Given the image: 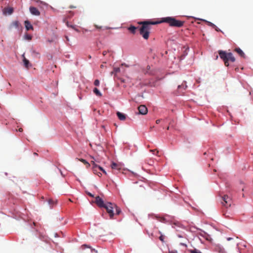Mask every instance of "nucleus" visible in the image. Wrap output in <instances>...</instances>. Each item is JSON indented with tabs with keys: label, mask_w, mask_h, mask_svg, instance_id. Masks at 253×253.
I'll return each mask as SVG.
<instances>
[{
	"label": "nucleus",
	"mask_w": 253,
	"mask_h": 253,
	"mask_svg": "<svg viewBox=\"0 0 253 253\" xmlns=\"http://www.w3.org/2000/svg\"><path fill=\"white\" fill-rule=\"evenodd\" d=\"M161 23H167L171 27H181L184 24V21L176 20L172 17H167L162 18L160 21L150 22L143 21L139 23L142 26L138 28L140 35L145 40H148L150 36L151 25H155Z\"/></svg>",
	"instance_id": "nucleus-1"
},
{
	"label": "nucleus",
	"mask_w": 253,
	"mask_h": 253,
	"mask_svg": "<svg viewBox=\"0 0 253 253\" xmlns=\"http://www.w3.org/2000/svg\"><path fill=\"white\" fill-rule=\"evenodd\" d=\"M218 53L220 57L223 60L224 64L226 66H229L228 61L230 60L232 62L235 61V58L231 52L226 53L224 51L219 50Z\"/></svg>",
	"instance_id": "nucleus-2"
},
{
	"label": "nucleus",
	"mask_w": 253,
	"mask_h": 253,
	"mask_svg": "<svg viewBox=\"0 0 253 253\" xmlns=\"http://www.w3.org/2000/svg\"><path fill=\"white\" fill-rule=\"evenodd\" d=\"M103 208L106 210L111 218H112L114 216L113 210L115 208L116 209V211L118 214H119L121 211L120 210L117 209L115 204L111 203H106Z\"/></svg>",
	"instance_id": "nucleus-3"
},
{
	"label": "nucleus",
	"mask_w": 253,
	"mask_h": 253,
	"mask_svg": "<svg viewBox=\"0 0 253 253\" xmlns=\"http://www.w3.org/2000/svg\"><path fill=\"white\" fill-rule=\"evenodd\" d=\"M222 201L221 203L223 206L226 208H228L231 206L232 201L231 199L227 195H224L222 198Z\"/></svg>",
	"instance_id": "nucleus-4"
},
{
	"label": "nucleus",
	"mask_w": 253,
	"mask_h": 253,
	"mask_svg": "<svg viewBox=\"0 0 253 253\" xmlns=\"http://www.w3.org/2000/svg\"><path fill=\"white\" fill-rule=\"evenodd\" d=\"M98 170L102 171L105 174H107L106 171L102 167L98 166H93V167H92L93 172L94 174L98 175L99 176H101L102 174L100 172H99Z\"/></svg>",
	"instance_id": "nucleus-5"
},
{
	"label": "nucleus",
	"mask_w": 253,
	"mask_h": 253,
	"mask_svg": "<svg viewBox=\"0 0 253 253\" xmlns=\"http://www.w3.org/2000/svg\"><path fill=\"white\" fill-rule=\"evenodd\" d=\"M139 114L146 115L148 112L147 108L144 105H141L138 107Z\"/></svg>",
	"instance_id": "nucleus-6"
},
{
	"label": "nucleus",
	"mask_w": 253,
	"mask_h": 253,
	"mask_svg": "<svg viewBox=\"0 0 253 253\" xmlns=\"http://www.w3.org/2000/svg\"><path fill=\"white\" fill-rule=\"evenodd\" d=\"M95 203L100 208H103L106 204L104 203L103 200L99 196H96L95 197Z\"/></svg>",
	"instance_id": "nucleus-7"
},
{
	"label": "nucleus",
	"mask_w": 253,
	"mask_h": 253,
	"mask_svg": "<svg viewBox=\"0 0 253 253\" xmlns=\"http://www.w3.org/2000/svg\"><path fill=\"white\" fill-rule=\"evenodd\" d=\"M21 26L18 21H12L9 26V30H11L13 28L19 29Z\"/></svg>",
	"instance_id": "nucleus-8"
},
{
	"label": "nucleus",
	"mask_w": 253,
	"mask_h": 253,
	"mask_svg": "<svg viewBox=\"0 0 253 253\" xmlns=\"http://www.w3.org/2000/svg\"><path fill=\"white\" fill-rule=\"evenodd\" d=\"M29 10L32 14L36 16H39L40 15V11L35 7L31 6Z\"/></svg>",
	"instance_id": "nucleus-9"
},
{
	"label": "nucleus",
	"mask_w": 253,
	"mask_h": 253,
	"mask_svg": "<svg viewBox=\"0 0 253 253\" xmlns=\"http://www.w3.org/2000/svg\"><path fill=\"white\" fill-rule=\"evenodd\" d=\"M234 51L236 52L241 57L245 58L246 56L244 52L239 48H235Z\"/></svg>",
	"instance_id": "nucleus-10"
},
{
	"label": "nucleus",
	"mask_w": 253,
	"mask_h": 253,
	"mask_svg": "<svg viewBox=\"0 0 253 253\" xmlns=\"http://www.w3.org/2000/svg\"><path fill=\"white\" fill-rule=\"evenodd\" d=\"M25 26L27 31H29L30 30H33V27L28 20L25 21Z\"/></svg>",
	"instance_id": "nucleus-11"
},
{
	"label": "nucleus",
	"mask_w": 253,
	"mask_h": 253,
	"mask_svg": "<svg viewBox=\"0 0 253 253\" xmlns=\"http://www.w3.org/2000/svg\"><path fill=\"white\" fill-rule=\"evenodd\" d=\"M117 117H118L119 119L121 121H125L126 119V115L123 114V113H122L120 112H117Z\"/></svg>",
	"instance_id": "nucleus-12"
},
{
	"label": "nucleus",
	"mask_w": 253,
	"mask_h": 253,
	"mask_svg": "<svg viewBox=\"0 0 253 253\" xmlns=\"http://www.w3.org/2000/svg\"><path fill=\"white\" fill-rule=\"evenodd\" d=\"M13 12V9L12 7H7L4 8L3 12L5 14H11Z\"/></svg>",
	"instance_id": "nucleus-13"
},
{
	"label": "nucleus",
	"mask_w": 253,
	"mask_h": 253,
	"mask_svg": "<svg viewBox=\"0 0 253 253\" xmlns=\"http://www.w3.org/2000/svg\"><path fill=\"white\" fill-rule=\"evenodd\" d=\"M151 67L150 66L148 65L146 67V70L144 71V74H148L150 75H153L154 73L152 72V71L150 70Z\"/></svg>",
	"instance_id": "nucleus-14"
},
{
	"label": "nucleus",
	"mask_w": 253,
	"mask_h": 253,
	"mask_svg": "<svg viewBox=\"0 0 253 253\" xmlns=\"http://www.w3.org/2000/svg\"><path fill=\"white\" fill-rule=\"evenodd\" d=\"M93 92L98 96H102V93L100 92V91L97 88H94L93 89Z\"/></svg>",
	"instance_id": "nucleus-15"
},
{
	"label": "nucleus",
	"mask_w": 253,
	"mask_h": 253,
	"mask_svg": "<svg viewBox=\"0 0 253 253\" xmlns=\"http://www.w3.org/2000/svg\"><path fill=\"white\" fill-rule=\"evenodd\" d=\"M138 28H136L134 26H131L130 27H129L128 29L130 31V32H131L132 34H134L135 32V30Z\"/></svg>",
	"instance_id": "nucleus-16"
},
{
	"label": "nucleus",
	"mask_w": 253,
	"mask_h": 253,
	"mask_svg": "<svg viewBox=\"0 0 253 253\" xmlns=\"http://www.w3.org/2000/svg\"><path fill=\"white\" fill-rule=\"evenodd\" d=\"M123 65H122L121 67H118V68H114V72L116 74H117V73H118L119 72H120L122 70H123Z\"/></svg>",
	"instance_id": "nucleus-17"
},
{
	"label": "nucleus",
	"mask_w": 253,
	"mask_h": 253,
	"mask_svg": "<svg viewBox=\"0 0 253 253\" xmlns=\"http://www.w3.org/2000/svg\"><path fill=\"white\" fill-rule=\"evenodd\" d=\"M188 251L190 253H202L200 251L196 249H194L193 250H189Z\"/></svg>",
	"instance_id": "nucleus-18"
},
{
	"label": "nucleus",
	"mask_w": 253,
	"mask_h": 253,
	"mask_svg": "<svg viewBox=\"0 0 253 253\" xmlns=\"http://www.w3.org/2000/svg\"><path fill=\"white\" fill-rule=\"evenodd\" d=\"M23 56L24 57V59H23V62L24 63V65L26 67H28V65L29 63V61L28 60H27L24 56V55H23Z\"/></svg>",
	"instance_id": "nucleus-19"
},
{
	"label": "nucleus",
	"mask_w": 253,
	"mask_h": 253,
	"mask_svg": "<svg viewBox=\"0 0 253 253\" xmlns=\"http://www.w3.org/2000/svg\"><path fill=\"white\" fill-rule=\"evenodd\" d=\"M111 168L112 169H119L118 166L116 163H113L111 164Z\"/></svg>",
	"instance_id": "nucleus-20"
},
{
	"label": "nucleus",
	"mask_w": 253,
	"mask_h": 253,
	"mask_svg": "<svg viewBox=\"0 0 253 253\" xmlns=\"http://www.w3.org/2000/svg\"><path fill=\"white\" fill-rule=\"evenodd\" d=\"M56 203V202L54 201L52 199H49L48 200V204L51 206H53L54 204H55Z\"/></svg>",
	"instance_id": "nucleus-21"
},
{
	"label": "nucleus",
	"mask_w": 253,
	"mask_h": 253,
	"mask_svg": "<svg viewBox=\"0 0 253 253\" xmlns=\"http://www.w3.org/2000/svg\"><path fill=\"white\" fill-rule=\"evenodd\" d=\"M77 160L81 161V162H82L83 163H84V165H86V164H87V162L84 160V159H78L77 158L76 159Z\"/></svg>",
	"instance_id": "nucleus-22"
},
{
	"label": "nucleus",
	"mask_w": 253,
	"mask_h": 253,
	"mask_svg": "<svg viewBox=\"0 0 253 253\" xmlns=\"http://www.w3.org/2000/svg\"><path fill=\"white\" fill-rule=\"evenodd\" d=\"M150 151L152 152L154 154H155L156 155H158L159 153V151L157 150V149L151 150Z\"/></svg>",
	"instance_id": "nucleus-23"
},
{
	"label": "nucleus",
	"mask_w": 253,
	"mask_h": 253,
	"mask_svg": "<svg viewBox=\"0 0 253 253\" xmlns=\"http://www.w3.org/2000/svg\"><path fill=\"white\" fill-rule=\"evenodd\" d=\"M25 39L28 40H30L32 39V36L28 34L25 35Z\"/></svg>",
	"instance_id": "nucleus-24"
},
{
	"label": "nucleus",
	"mask_w": 253,
	"mask_h": 253,
	"mask_svg": "<svg viewBox=\"0 0 253 253\" xmlns=\"http://www.w3.org/2000/svg\"><path fill=\"white\" fill-rule=\"evenodd\" d=\"M100 84V82L98 80H95L94 81V84L95 85V86H99Z\"/></svg>",
	"instance_id": "nucleus-25"
},
{
	"label": "nucleus",
	"mask_w": 253,
	"mask_h": 253,
	"mask_svg": "<svg viewBox=\"0 0 253 253\" xmlns=\"http://www.w3.org/2000/svg\"><path fill=\"white\" fill-rule=\"evenodd\" d=\"M207 22L208 23V25H209L213 28L216 27V26L214 24L212 23L211 22H209V21H207Z\"/></svg>",
	"instance_id": "nucleus-26"
},
{
	"label": "nucleus",
	"mask_w": 253,
	"mask_h": 253,
	"mask_svg": "<svg viewBox=\"0 0 253 253\" xmlns=\"http://www.w3.org/2000/svg\"><path fill=\"white\" fill-rule=\"evenodd\" d=\"M164 238H165V237L164 236H163V235H161L160 237H159V239L160 241H161L162 242H164Z\"/></svg>",
	"instance_id": "nucleus-27"
},
{
	"label": "nucleus",
	"mask_w": 253,
	"mask_h": 253,
	"mask_svg": "<svg viewBox=\"0 0 253 253\" xmlns=\"http://www.w3.org/2000/svg\"><path fill=\"white\" fill-rule=\"evenodd\" d=\"M168 253H178V252L176 250H172V251H169Z\"/></svg>",
	"instance_id": "nucleus-28"
},
{
	"label": "nucleus",
	"mask_w": 253,
	"mask_h": 253,
	"mask_svg": "<svg viewBox=\"0 0 253 253\" xmlns=\"http://www.w3.org/2000/svg\"><path fill=\"white\" fill-rule=\"evenodd\" d=\"M86 194L90 197H94V195L89 192H86Z\"/></svg>",
	"instance_id": "nucleus-29"
},
{
	"label": "nucleus",
	"mask_w": 253,
	"mask_h": 253,
	"mask_svg": "<svg viewBox=\"0 0 253 253\" xmlns=\"http://www.w3.org/2000/svg\"><path fill=\"white\" fill-rule=\"evenodd\" d=\"M94 27H95L96 29H102V27H101V26H98V25H94Z\"/></svg>",
	"instance_id": "nucleus-30"
},
{
	"label": "nucleus",
	"mask_w": 253,
	"mask_h": 253,
	"mask_svg": "<svg viewBox=\"0 0 253 253\" xmlns=\"http://www.w3.org/2000/svg\"><path fill=\"white\" fill-rule=\"evenodd\" d=\"M90 163L93 165V166H97L96 164H95L94 161H91Z\"/></svg>",
	"instance_id": "nucleus-31"
},
{
	"label": "nucleus",
	"mask_w": 253,
	"mask_h": 253,
	"mask_svg": "<svg viewBox=\"0 0 253 253\" xmlns=\"http://www.w3.org/2000/svg\"><path fill=\"white\" fill-rule=\"evenodd\" d=\"M107 53L108 52L107 51H104L102 52V54L103 55V56H105Z\"/></svg>",
	"instance_id": "nucleus-32"
},
{
	"label": "nucleus",
	"mask_w": 253,
	"mask_h": 253,
	"mask_svg": "<svg viewBox=\"0 0 253 253\" xmlns=\"http://www.w3.org/2000/svg\"><path fill=\"white\" fill-rule=\"evenodd\" d=\"M180 245H181V246H185V247H187V245H186V244H185V243H181L180 244Z\"/></svg>",
	"instance_id": "nucleus-33"
},
{
	"label": "nucleus",
	"mask_w": 253,
	"mask_h": 253,
	"mask_svg": "<svg viewBox=\"0 0 253 253\" xmlns=\"http://www.w3.org/2000/svg\"><path fill=\"white\" fill-rule=\"evenodd\" d=\"M160 122H161V120L159 119V120H156V123L157 124H159L160 123Z\"/></svg>",
	"instance_id": "nucleus-34"
},
{
	"label": "nucleus",
	"mask_w": 253,
	"mask_h": 253,
	"mask_svg": "<svg viewBox=\"0 0 253 253\" xmlns=\"http://www.w3.org/2000/svg\"><path fill=\"white\" fill-rule=\"evenodd\" d=\"M85 247H87V245H84L82 246V249H84ZM88 248H89V247H88Z\"/></svg>",
	"instance_id": "nucleus-35"
},
{
	"label": "nucleus",
	"mask_w": 253,
	"mask_h": 253,
	"mask_svg": "<svg viewBox=\"0 0 253 253\" xmlns=\"http://www.w3.org/2000/svg\"><path fill=\"white\" fill-rule=\"evenodd\" d=\"M85 165L86 166V167H87V168H88V167H90V164L87 162V164H86V165Z\"/></svg>",
	"instance_id": "nucleus-36"
},
{
	"label": "nucleus",
	"mask_w": 253,
	"mask_h": 253,
	"mask_svg": "<svg viewBox=\"0 0 253 253\" xmlns=\"http://www.w3.org/2000/svg\"><path fill=\"white\" fill-rule=\"evenodd\" d=\"M18 131H20V132H22L23 131V129L22 128H19V129H18Z\"/></svg>",
	"instance_id": "nucleus-37"
},
{
	"label": "nucleus",
	"mask_w": 253,
	"mask_h": 253,
	"mask_svg": "<svg viewBox=\"0 0 253 253\" xmlns=\"http://www.w3.org/2000/svg\"><path fill=\"white\" fill-rule=\"evenodd\" d=\"M219 251H219V252H222V250H223L221 248H219Z\"/></svg>",
	"instance_id": "nucleus-38"
},
{
	"label": "nucleus",
	"mask_w": 253,
	"mask_h": 253,
	"mask_svg": "<svg viewBox=\"0 0 253 253\" xmlns=\"http://www.w3.org/2000/svg\"><path fill=\"white\" fill-rule=\"evenodd\" d=\"M177 236L179 238H183V236L182 235H178Z\"/></svg>",
	"instance_id": "nucleus-39"
},
{
	"label": "nucleus",
	"mask_w": 253,
	"mask_h": 253,
	"mask_svg": "<svg viewBox=\"0 0 253 253\" xmlns=\"http://www.w3.org/2000/svg\"><path fill=\"white\" fill-rule=\"evenodd\" d=\"M215 28V30H216V31H219V30L218 29V28H217L216 26V27H215V28Z\"/></svg>",
	"instance_id": "nucleus-40"
},
{
	"label": "nucleus",
	"mask_w": 253,
	"mask_h": 253,
	"mask_svg": "<svg viewBox=\"0 0 253 253\" xmlns=\"http://www.w3.org/2000/svg\"><path fill=\"white\" fill-rule=\"evenodd\" d=\"M76 6H70V8H76Z\"/></svg>",
	"instance_id": "nucleus-41"
},
{
	"label": "nucleus",
	"mask_w": 253,
	"mask_h": 253,
	"mask_svg": "<svg viewBox=\"0 0 253 253\" xmlns=\"http://www.w3.org/2000/svg\"><path fill=\"white\" fill-rule=\"evenodd\" d=\"M70 27H71V28H72V29H74V30H75V29L76 28H75L74 26H70Z\"/></svg>",
	"instance_id": "nucleus-42"
},
{
	"label": "nucleus",
	"mask_w": 253,
	"mask_h": 253,
	"mask_svg": "<svg viewBox=\"0 0 253 253\" xmlns=\"http://www.w3.org/2000/svg\"><path fill=\"white\" fill-rule=\"evenodd\" d=\"M67 26H68V27H70V26H70V25H69V24H68V22L67 23Z\"/></svg>",
	"instance_id": "nucleus-43"
},
{
	"label": "nucleus",
	"mask_w": 253,
	"mask_h": 253,
	"mask_svg": "<svg viewBox=\"0 0 253 253\" xmlns=\"http://www.w3.org/2000/svg\"><path fill=\"white\" fill-rule=\"evenodd\" d=\"M75 30L77 32H79V30L76 28L75 29Z\"/></svg>",
	"instance_id": "nucleus-44"
},
{
	"label": "nucleus",
	"mask_w": 253,
	"mask_h": 253,
	"mask_svg": "<svg viewBox=\"0 0 253 253\" xmlns=\"http://www.w3.org/2000/svg\"><path fill=\"white\" fill-rule=\"evenodd\" d=\"M182 85H178V88H180L181 87Z\"/></svg>",
	"instance_id": "nucleus-45"
},
{
	"label": "nucleus",
	"mask_w": 253,
	"mask_h": 253,
	"mask_svg": "<svg viewBox=\"0 0 253 253\" xmlns=\"http://www.w3.org/2000/svg\"><path fill=\"white\" fill-rule=\"evenodd\" d=\"M121 81H122V82H125V80H124V79H123V80H122V79H121Z\"/></svg>",
	"instance_id": "nucleus-46"
},
{
	"label": "nucleus",
	"mask_w": 253,
	"mask_h": 253,
	"mask_svg": "<svg viewBox=\"0 0 253 253\" xmlns=\"http://www.w3.org/2000/svg\"><path fill=\"white\" fill-rule=\"evenodd\" d=\"M66 39L68 41L69 40V39H68V37H66Z\"/></svg>",
	"instance_id": "nucleus-47"
},
{
	"label": "nucleus",
	"mask_w": 253,
	"mask_h": 253,
	"mask_svg": "<svg viewBox=\"0 0 253 253\" xmlns=\"http://www.w3.org/2000/svg\"><path fill=\"white\" fill-rule=\"evenodd\" d=\"M88 58H89V59H90V58H91V56H90V55H89V56H88Z\"/></svg>",
	"instance_id": "nucleus-48"
},
{
	"label": "nucleus",
	"mask_w": 253,
	"mask_h": 253,
	"mask_svg": "<svg viewBox=\"0 0 253 253\" xmlns=\"http://www.w3.org/2000/svg\"><path fill=\"white\" fill-rule=\"evenodd\" d=\"M169 126H168V127H167V129L168 130H169Z\"/></svg>",
	"instance_id": "nucleus-49"
},
{
	"label": "nucleus",
	"mask_w": 253,
	"mask_h": 253,
	"mask_svg": "<svg viewBox=\"0 0 253 253\" xmlns=\"http://www.w3.org/2000/svg\"><path fill=\"white\" fill-rule=\"evenodd\" d=\"M34 154L35 155H37V154L36 153H34Z\"/></svg>",
	"instance_id": "nucleus-50"
},
{
	"label": "nucleus",
	"mask_w": 253,
	"mask_h": 253,
	"mask_svg": "<svg viewBox=\"0 0 253 253\" xmlns=\"http://www.w3.org/2000/svg\"><path fill=\"white\" fill-rule=\"evenodd\" d=\"M231 238H228V240H231Z\"/></svg>",
	"instance_id": "nucleus-51"
},
{
	"label": "nucleus",
	"mask_w": 253,
	"mask_h": 253,
	"mask_svg": "<svg viewBox=\"0 0 253 253\" xmlns=\"http://www.w3.org/2000/svg\"><path fill=\"white\" fill-rule=\"evenodd\" d=\"M101 68L103 67V65H101Z\"/></svg>",
	"instance_id": "nucleus-52"
}]
</instances>
